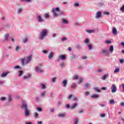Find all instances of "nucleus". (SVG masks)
<instances>
[{
  "label": "nucleus",
  "mask_w": 124,
  "mask_h": 124,
  "mask_svg": "<svg viewBox=\"0 0 124 124\" xmlns=\"http://www.w3.org/2000/svg\"><path fill=\"white\" fill-rule=\"evenodd\" d=\"M84 79L82 78H79V81L78 82V84H80V83H82L83 82Z\"/></svg>",
  "instance_id": "obj_48"
},
{
  "label": "nucleus",
  "mask_w": 124,
  "mask_h": 124,
  "mask_svg": "<svg viewBox=\"0 0 124 124\" xmlns=\"http://www.w3.org/2000/svg\"><path fill=\"white\" fill-rule=\"evenodd\" d=\"M120 10L122 11V12H124V5L120 8Z\"/></svg>",
  "instance_id": "obj_53"
},
{
  "label": "nucleus",
  "mask_w": 124,
  "mask_h": 124,
  "mask_svg": "<svg viewBox=\"0 0 124 124\" xmlns=\"http://www.w3.org/2000/svg\"><path fill=\"white\" fill-rule=\"evenodd\" d=\"M6 100V98H5V97H2L0 98V100H1L2 101H4Z\"/></svg>",
  "instance_id": "obj_54"
},
{
  "label": "nucleus",
  "mask_w": 124,
  "mask_h": 124,
  "mask_svg": "<svg viewBox=\"0 0 124 124\" xmlns=\"http://www.w3.org/2000/svg\"><path fill=\"white\" fill-rule=\"evenodd\" d=\"M119 62H121V63H124V59H120V60H119Z\"/></svg>",
  "instance_id": "obj_61"
},
{
  "label": "nucleus",
  "mask_w": 124,
  "mask_h": 124,
  "mask_svg": "<svg viewBox=\"0 0 124 124\" xmlns=\"http://www.w3.org/2000/svg\"><path fill=\"white\" fill-rule=\"evenodd\" d=\"M37 20L39 23H42V22H44L45 21L40 16H37Z\"/></svg>",
  "instance_id": "obj_7"
},
{
  "label": "nucleus",
  "mask_w": 124,
  "mask_h": 124,
  "mask_svg": "<svg viewBox=\"0 0 124 124\" xmlns=\"http://www.w3.org/2000/svg\"><path fill=\"white\" fill-rule=\"evenodd\" d=\"M53 57H54V53L51 52L48 55V60H52Z\"/></svg>",
  "instance_id": "obj_12"
},
{
  "label": "nucleus",
  "mask_w": 124,
  "mask_h": 124,
  "mask_svg": "<svg viewBox=\"0 0 124 124\" xmlns=\"http://www.w3.org/2000/svg\"><path fill=\"white\" fill-rule=\"evenodd\" d=\"M36 71L38 73H42L44 72V71H43V70L41 68H40V67H38V66L36 67Z\"/></svg>",
  "instance_id": "obj_6"
},
{
  "label": "nucleus",
  "mask_w": 124,
  "mask_h": 124,
  "mask_svg": "<svg viewBox=\"0 0 124 124\" xmlns=\"http://www.w3.org/2000/svg\"><path fill=\"white\" fill-rule=\"evenodd\" d=\"M22 12V8H19L17 10V14H20Z\"/></svg>",
  "instance_id": "obj_45"
},
{
  "label": "nucleus",
  "mask_w": 124,
  "mask_h": 124,
  "mask_svg": "<svg viewBox=\"0 0 124 124\" xmlns=\"http://www.w3.org/2000/svg\"><path fill=\"white\" fill-rule=\"evenodd\" d=\"M48 34V30L43 29L42 31L40 32L39 35V38L40 40H43L47 36Z\"/></svg>",
  "instance_id": "obj_1"
},
{
  "label": "nucleus",
  "mask_w": 124,
  "mask_h": 124,
  "mask_svg": "<svg viewBox=\"0 0 124 124\" xmlns=\"http://www.w3.org/2000/svg\"><path fill=\"white\" fill-rule=\"evenodd\" d=\"M65 108H66L67 109H69V108H70V105H69V104H67V105H66V106H65Z\"/></svg>",
  "instance_id": "obj_56"
},
{
  "label": "nucleus",
  "mask_w": 124,
  "mask_h": 124,
  "mask_svg": "<svg viewBox=\"0 0 124 124\" xmlns=\"http://www.w3.org/2000/svg\"><path fill=\"white\" fill-rule=\"evenodd\" d=\"M110 104H114L115 103V100L114 99H111L109 101Z\"/></svg>",
  "instance_id": "obj_40"
},
{
  "label": "nucleus",
  "mask_w": 124,
  "mask_h": 124,
  "mask_svg": "<svg viewBox=\"0 0 124 124\" xmlns=\"http://www.w3.org/2000/svg\"><path fill=\"white\" fill-rule=\"evenodd\" d=\"M110 89L111 90L112 93H114L117 92V87L116 86V85H115V84H112L111 85Z\"/></svg>",
  "instance_id": "obj_4"
},
{
  "label": "nucleus",
  "mask_w": 124,
  "mask_h": 124,
  "mask_svg": "<svg viewBox=\"0 0 124 124\" xmlns=\"http://www.w3.org/2000/svg\"><path fill=\"white\" fill-rule=\"evenodd\" d=\"M100 54L104 55L105 56H108L110 54V52H109L106 48H104L100 51Z\"/></svg>",
  "instance_id": "obj_3"
},
{
  "label": "nucleus",
  "mask_w": 124,
  "mask_h": 124,
  "mask_svg": "<svg viewBox=\"0 0 124 124\" xmlns=\"http://www.w3.org/2000/svg\"><path fill=\"white\" fill-rule=\"evenodd\" d=\"M107 77H108V74H105L104 76L102 77V79H103V81H104L106 79Z\"/></svg>",
  "instance_id": "obj_25"
},
{
  "label": "nucleus",
  "mask_w": 124,
  "mask_h": 124,
  "mask_svg": "<svg viewBox=\"0 0 124 124\" xmlns=\"http://www.w3.org/2000/svg\"><path fill=\"white\" fill-rule=\"evenodd\" d=\"M31 55H30L28 57H27V60L26 61L25 64H28L29 62H30L31 61Z\"/></svg>",
  "instance_id": "obj_9"
},
{
  "label": "nucleus",
  "mask_w": 124,
  "mask_h": 124,
  "mask_svg": "<svg viewBox=\"0 0 124 124\" xmlns=\"http://www.w3.org/2000/svg\"><path fill=\"white\" fill-rule=\"evenodd\" d=\"M120 72V68H117L114 71V73H119Z\"/></svg>",
  "instance_id": "obj_31"
},
{
  "label": "nucleus",
  "mask_w": 124,
  "mask_h": 124,
  "mask_svg": "<svg viewBox=\"0 0 124 124\" xmlns=\"http://www.w3.org/2000/svg\"><path fill=\"white\" fill-rule=\"evenodd\" d=\"M86 31H87V32H88V33H93V30H86Z\"/></svg>",
  "instance_id": "obj_26"
},
{
  "label": "nucleus",
  "mask_w": 124,
  "mask_h": 124,
  "mask_svg": "<svg viewBox=\"0 0 124 124\" xmlns=\"http://www.w3.org/2000/svg\"><path fill=\"white\" fill-rule=\"evenodd\" d=\"M58 16H61V15H63V12L62 11H60L59 13H58Z\"/></svg>",
  "instance_id": "obj_42"
},
{
  "label": "nucleus",
  "mask_w": 124,
  "mask_h": 124,
  "mask_svg": "<svg viewBox=\"0 0 124 124\" xmlns=\"http://www.w3.org/2000/svg\"><path fill=\"white\" fill-rule=\"evenodd\" d=\"M55 11L59 12L60 11V8L57 7L55 9H52L51 12H55Z\"/></svg>",
  "instance_id": "obj_19"
},
{
  "label": "nucleus",
  "mask_w": 124,
  "mask_h": 124,
  "mask_svg": "<svg viewBox=\"0 0 124 124\" xmlns=\"http://www.w3.org/2000/svg\"><path fill=\"white\" fill-rule=\"evenodd\" d=\"M23 42H24V43H27L28 42V38L27 37H25L24 38V40H23Z\"/></svg>",
  "instance_id": "obj_49"
},
{
  "label": "nucleus",
  "mask_w": 124,
  "mask_h": 124,
  "mask_svg": "<svg viewBox=\"0 0 124 124\" xmlns=\"http://www.w3.org/2000/svg\"><path fill=\"white\" fill-rule=\"evenodd\" d=\"M61 22L62 24H64L65 25H67V24L69 23V22L67 21V20L65 19H62Z\"/></svg>",
  "instance_id": "obj_11"
},
{
  "label": "nucleus",
  "mask_w": 124,
  "mask_h": 124,
  "mask_svg": "<svg viewBox=\"0 0 124 124\" xmlns=\"http://www.w3.org/2000/svg\"><path fill=\"white\" fill-rule=\"evenodd\" d=\"M37 111H38L39 112H42V108H41L38 107V108H37Z\"/></svg>",
  "instance_id": "obj_51"
},
{
  "label": "nucleus",
  "mask_w": 124,
  "mask_h": 124,
  "mask_svg": "<svg viewBox=\"0 0 124 124\" xmlns=\"http://www.w3.org/2000/svg\"><path fill=\"white\" fill-rule=\"evenodd\" d=\"M20 1H25V2H31V0H20Z\"/></svg>",
  "instance_id": "obj_43"
},
{
  "label": "nucleus",
  "mask_w": 124,
  "mask_h": 124,
  "mask_svg": "<svg viewBox=\"0 0 124 124\" xmlns=\"http://www.w3.org/2000/svg\"><path fill=\"white\" fill-rule=\"evenodd\" d=\"M87 46L88 47L89 50H93V46H92V45H91V44H89Z\"/></svg>",
  "instance_id": "obj_27"
},
{
  "label": "nucleus",
  "mask_w": 124,
  "mask_h": 124,
  "mask_svg": "<svg viewBox=\"0 0 124 124\" xmlns=\"http://www.w3.org/2000/svg\"><path fill=\"white\" fill-rule=\"evenodd\" d=\"M56 81H57V78L55 77V78H52V83H55V82H56Z\"/></svg>",
  "instance_id": "obj_41"
},
{
  "label": "nucleus",
  "mask_w": 124,
  "mask_h": 124,
  "mask_svg": "<svg viewBox=\"0 0 124 124\" xmlns=\"http://www.w3.org/2000/svg\"><path fill=\"white\" fill-rule=\"evenodd\" d=\"M77 87V85L75 84V83H72V85L71 86V88L72 89H75Z\"/></svg>",
  "instance_id": "obj_22"
},
{
  "label": "nucleus",
  "mask_w": 124,
  "mask_h": 124,
  "mask_svg": "<svg viewBox=\"0 0 124 124\" xmlns=\"http://www.w3.org/2000/svg\"><path fill=\"white\" fill-rule=\"evenodd\" d=\"M78 76L76 75L75 76L73 77V79L76 80V79H78Z\"/></svg>",
  "instance_id": "obj_46"
},
{
  "label": "nucleus",
  "mask_w": 124,
  "mask_h": 124,
  "mask_svg": "<svg viewBox=\"0 0 124 124\" xmlns=\"http://www.w3.org/2000/svg\"><path fill=\"white\" fill-rule=\"evenodd\" d=\"M8 100L9 102H11V101H12V97L11 96V95H9L8 96Z\"/></svg>",
  "instance_id": "obj_30"
},
{
  "label": "nucleus",
  "mask_w": 124,
  "mask_h": 124,
  "mask_svg": "<svg viewBox=\"0 0 124 124\" xmlns=\"http://www.w3.org/2000/svg\"><path fill=\"white\" fill-rule=\"evenodd\" d=\"M61 67H62V68H63V67H64L65 66V64L64 63H61L60 64Z\"/></svg>",
  "instance_id": "obj_36"
},
{
  "label": "nucleus",
  "mask_w": 124,
  "mask_h": 124,
  "mask_svg": "<svg viewBox=\"0 0 124 124\" xmlns=\"http://www.w3.org/2000/svg\"><path fill=\"white\" fill-rule=\"evenodd\" d=\"M99 106L101 107H106V106L103 104H100Z\"/></svg>",
  "instance_id": "obj_58"
},
{
  "label": "nucleus",
  "mask_w": 124,
  "mask_h": 124,
  "mask_svg": "<svg viewBox=\"0 0 124 124\" xmlns=\"http://www.w3.org/2000/svg\"><path fill=\"white\" fill-rule=\"evenodd\" d=\"M35 100L36 101H37V102H38V101H39V97H37V96H36L35 97Z\"/></svg>",
  "instance_id": "obj_52"
},
{
  "label": "nucleus",
  "mask_w": 124,
  "mask_h": 124,
  "mask_svg": "<svg viewBox=\"0 0 124 124\" xmlns=\"http://www.w3.org/2000/svg\"><path fill=\"white\" fill-rule=\"evenodd\" d=\"M77 106V103H74L73 105L70 107L71 109H74Z\"/></svg>",
  "instance_id": "obj_21"
},
{
  "label": "nucleus",
  "mask_w": 124,
  "mask_h": 124,
  "mask_svg": "<svg viewBox=\"0 0 124 124\" xmlns=\"http://www.w3.org/2000/svg\"><path fill=\"white\" fill-rule=\"evenodd\" d=\"M19 73V75H18V77H20V76H22V75H23V74H24V72L22 70H19L18 71Z\"/></svg>",
  "instance_id": "obj_23"
},
{
  "label": "nucleus",
  "mask_w": 124,
  "mask_h": 124,
  "mask_svg": "<svg viewBox=\"0 0 124 124\" xmlns=\"http://www.w3.org/2000/svg\"><path fill=\"white\" fill-rule=\"evenodd\" d=\"M84 43H85V44L86 45H89V44H90V40H89V39H88V38H86V39H85V40H84Z\"/></svg>",
  "instance_id": "obj_15"
},
{
  "label": "nucleus",
  "mask_w": 124,
  "mask_h": 124,
  "mask_svg": "<svg viewBox=\"0 0 124 124\" xmlns=\"http://www.w3.org/2000/svg\"><path fill=\"white\" fill-rule=\"evenodd\" d=\"M58 117L59 118H64L65 117V114L64 113H59Z\"/></svg>",
  "instance_id": "obj_13"
},
{
  "label": "nucleus",
  "mask_w": 124,
  "mask_h": 124,
  "mask_svg": "<svg viewBox=\"0 0 124 124\" xmlns=\"http://www.w3.org/2000/svg\"><path fill=\"white\" fill-rule=\"evenodd\" d=\"M79 120L78 118H74V124H78Z\"/></svg>",
  "instance_id": "obj_14"
},
{
  "label": "nucleus",
  "mask_w": 124,
  "mask_h": 124,
  "mask_svg": "<svg viewBox=\"0 0 124 124\" xmlns=\"http://www.w3.org/2000/svg\"><path fill=\"white\" fill-rule=\"evenodd\" d=\"M59 58L60 60H62V61H63L66 59V56L64 55H60L59 56Z\"/></svg>",
  "instance_id": "obj_8"
},
{
  "label": "nucleus",
  "mask_w": 124,
  "mask_h": 124,
  "mask_svg": "<svg viewBox=\"0 0 124 124\" xmlns=\"http://www.w3.org/2000/svg\"><path fill=\"white\" fill-rule=\"evenodd\" d=\"M9 72H6V73H3L2 74L0 75L1 77L3 78L7 76Z\"/></svg>",
  "instance_id": "obj_17"
},
{
  "label": "nucleus",
  "mask_w": 124,
  "mask_h": 124,
  "mask_svg": "<svg viewBox=\"0 0 124 124\" xmlns=\"http://www.w3.org/2000/svg\"><path fill=\"white\" fill-rule=\"evenodd\" d=\"M66 40H67V38H66V37H63L62 38V42L66 41Z\"/></svg>",
  "instance_id": "obj_50"
},
{
  "label": "nucleus",
  "mask_w": 124,
  "mask_h": 124,
  "mask_svg": "<svg viewBox=\"0 0 124 124\" xmlns=\"http://www.w3.org/2000/svg\"><path fill=\"white\" fill-rule=\"evenodd\" d=\"M80 4H79L78 3L76 2L75 3H74V6H75V7H78V6H79Z\"/></svg>",
  "instance_id": "obj_34"
},
{
  "label": "nucleus",
  "mask_w": 124,
  "mask_h": 124,
  "mask_svg": "<svg viewBox=\"0 0 124 124\" xmlns=\"http://www.w3.org/2000/svg\"><path fill=\"white\" fill-rule=\"evenodd\" d=\"M34 117L35 118V119H37L38 118V113H37V112H34Z\"/></svg>",
  "instance_id": "obj_32"
},
{
  "label": "nucleus",
  "mask_w": 124,
  "mask_h": 124,
  "mask_svg": "<svg viewBox=\"0 0 124 124\" xmlns=\"http://www.w3.org/2000/svg\"><path fill=\"white\" fill-rule=\"evenodd\" d=\"M45 92L42 93L41 96L42 97L43 96H45Z\"/></svg>",
  "instance_id": "obj_63"
},
{
  "label": "nucleus",
  "mask_w": 124,
  "mask_h": 124,
  "mask_svg": "<svg viewBox=\"0 0 124 124\" xmlns=\"http://www.w3.org/2000/svg\"><path fill=\"white\" fill-rule=\"evenodd\" d=\"M21 64H22V66H24V65H25V64H26V62L25 63V58H23L21 59Z\"/></svg>",
  "instance_id": "obj_24"
},
{
  "label": "nucleus",
  "mask_w": 124,
  "mask_h": 124,
  "mask_svg": "<svg viewBox=\"0 0 124 124\" xmlns=\"http://www.w3.org/2000/svg\"><path fill=\"white\" fill-rule=\"evenodd\" d=\"M31 75H28L27 76H24L23 77V79H24L25 80H27V79H30V78H31Z\"/></svg>",
  "instance_id": "obj_16"
},
{
  "label": "nucleus",
  "mask_w": 124,
  "mask_h": 124,
  "mask_svg": "<svg viewBox=\"0 0 124 124\" xmlns=\"http://www.w3.org/2000/svg\"><path fill=\"white\" fill-rule=\"evenodd\" d=\"M95 17L96 19H99L101 17V11H97Z\"/></svg>",
  "instance_id": "obj_5"
},
{
  "label": "nucleus",
  "mask_w": 124,
  "mask_h": 124,
  "mask_svg": "<svg viewBox=\"0 0 124 124\" xmlns=\"http://www.w3.org/2000/svg\"><path fill=\"white\" fill-rule=\"evenodd\" d=\"M14 69H20V67L19 66H14Z\"/></svg>",
  "instance_id": "obj_44"
},
{
  "label": "nucleus",
  "mask_w": 124,
  "mask_h": 124,
  "mask_svg": "<svg viewBox=\"0 0 124 124\" xmlns=\"http://www.w3.org/2000/svg\"><path fill=\"white\" fill-rule=\"evenodd\" d=\"M112 33H113V34H114V35H116V34H117L118 33V32L117 31V29L116 28H114L113 29Z\"/></svg>",
  "instance_id": "obj_20"
},
{
  "label": "nucleus",
  "mask_w": 124,
  "mask_h": 124,
  "mask_svg": "<svg viewBox=\"0 0 124 124\" xmlns=\"http://www.w3.org/2000/svg\"><path fill=\"white\" fill-rule=\"evenodd\" d=\"M45 17L46 18H49V14H45Z\"/></svg>",
  "instance_id": "obj_59"
},
{
  "label": "nucleus",
  "mask_w": 124,
  "mask_h": 124,
  "mask_svg": "<svg viewBox=\"0 0 124 124\" xmlns=\"http://www.w3.org/2000/svg\"><path fill=\"white\" fill-rule=\"evenodd\" d=\"M52 13H53L54 17H57L59 16V15L58 14L56 13L55 12H52Z\"/></svg>",
  "instance_id": "obj_38"
},
{
  "label": "nucleus",
  "mask_w": 124,
  "mask_h": 124,
  "mask_svg": "<svg viewBox=\"0 0 124 124\" xmlns=\"http://www.w3.org/2000/svg\"><path fill=\"white\" fill-rule=\"evenodd\" d=\"M43 124V122L42 121H38L37 122V124Z\"/></svg>",
  "instance_id": "obj_64"
},
{
  "label": "nucleus",
  "mask_w": 124,
  "mask_h": 124,
  "mask_svg": "<svg viewBox=\"0 0 124 124\" xmlns=\"http://www.w3.org/2000/svg\"><path fill=\"white\" fill-rule=\"evenodd\" d=\"M8 37H9V34L6 33L4 35V38H5V40H6V41H7L8 40Z\"/></svg>",
  "instance_id": "obj_18"
},
{
  "label": "nucleus",
  "mask_w": 124,
  "mask_h": 124,
  "mask_svg": "<svg viewBox=\"0 0 124 124\" xmlns=\"http://www.w3.org/2000/svg\"><path fill=\"white\" fill-rule=\"evenodd\" d=\"M94 90L96 93H100V90L98 89V87L94 88Z\"/></svg>",
  "instance_id": "obj_28"
},
{
  "label": "nucleus",
  "mask_w": 124,
  "mask_h": 124,
  "mask_svg": "<svg viewBox=\"0 0 124 124\" xmlns=\"http://www.w3.org/2000/svg\"><path fill=\"white\" fill-rule=\"evenodd\" d=\"M43 53L44 54H48V51L46 50H44L43 51Z\"/></svg>",
  "instance_id": "obj_62"
},
{
  "label": "nucleus",
  "mask_w": 124,
  "mask_h": 124,
  "mask_svg": "<svg viewBox=\"0 0 124 124\" xmlns=\"http://www.w3.org/2000/svg\"><path fill=\"white\" fill-rule=\"evenodd\" d=\"M98 97H99V95L98 94H93V98H97Z\"/></svg>",
  "instance_id": "obj_47"
},
{
  "label": "nucleus",
  "mask_w": 124,
  "mask_h": 124,
  "mask_svg": "<svg viewBox=\"0 0 124 124\" xmlns=\"http://www.w3.org/2000/svg\"><path fill=\"white\" fill-rule=\"evenodd\" d=\"M71 59L72 60H76V55H73L71 57Z\"/></svg>",
  "instance_id": "obj_37"
},
{
  "label": "nucleus",
  "mask_w": 124,
  "mask_h": 124,
  "mask_svg": "<svg viewBox=\"0 0 124 124\" xmlns=\"http://www.w3.org/2000/svg\"><path fill=\"white\" fill-rule=\"evenodd\" d=\"M85 88H89L90 87V84L88 83H86L85 84Z\"/></svg>",
  "instance_id": "obj_60"
},
{
  "label": "nucleus",
  "mask_w": 124,
  "mask_h": 124,
  "mask_svg": "<svg viewBox=\"0 0 124 124\" xmlns=\"http://www.w3.org/2000/svg\"><path fill=\"white\" fill-rule=\"evenodd\" d=\"M41 88L42 89V90H45V89H46V85H45V84H42L41 85Z\"/></svg>",
  "instance_id": "obj_33"
},
{
  "label": "nucleus",
  "mask_w": 124,
  "mask_h": 124,
  "mask_svg": "<svg viewBox=\"0 0 124 124\" xmlns=\"http://www.w3.org/2000/svg\"><path fill=\"white\" fill-rule=\"evenodd\" d=\"M62 84H63V87L64 88H65V87H66V85H67V80L66 79H64L62 81Z\"/></svg>",
  "instance_id": "obj_10"
},
{
  "label": "nucleus",
  "mask_w": 124,
  "mask_h": 124,
  "mask_svg": "<svg viewBox=\"0 0 124 124\" xmlns=\"http://www.w3.org/2000/svg\"><path fill=\"white\" fill-rule=\"evenodd\" d=\"M109 51L111 53H113V51H114V46H111L109 47Z\"/></svg>",
  "instance_id": "obj_29"
},
{
  "label": "nucleus",
  "mask_w": 124,
  "mask_h": 124,
  "mask_svg": "<svg viewBox=\"0 0 124 124\" xmlns=\"http://www.w3.org/2000/svg\"><path fill=\"white\" fill-rule=\"evenodd\" d=\"M105 42L106 44H111V43H112V42L110 40H106Z\"/></svg>",
  "instance_id": "obj_35"
},
{
  "label": "nucleus",
  "mask_w": 124,
  "mask_h": 124,
  "mask_svg": "<svg viewBox=\"0 0 124 124\" xmlns=\"http://www.w3.org/2000/svg\"><path fill=\"white\" fill-rule=\"evenodd\" d=\"M20 49H21V47H20V46H16V47L15 50H16V51H18V50H20Z\"/></svg>",
  "instance_id": "obj_39"
},
{
  "label": "nucleus",
  "mask_w": 124,
  "mask_h": 124,
  "mask_svg": "<svg viewBox=\"0 0 124 124\" xmlns=\"http://www.w3.org/2000/svg\"><path fill=\"white\" fill-rule=\"evenodd\" d=\"M76 48L77 49H80V48H81V46H80V45L78 44L76 46Z\"/></svg>",
  "instance_id": "obj_55"
},
{
  "label": "nucleus",
  "mask_w": 124,
  "mask_h": 124,
  "mask_svg": "<svg viewBox=\"0 0 124 124\" xmlns=\"http://www.w3.org/2000/svg\"><path fill=\"white\" fill-rule=\"evenodd\" d=\"M21 108L24 109L25 117H29L30 116V110L28 108V105L25 103L22 104Z\"/></svg>",
  "instance_id": "obj_2"
},
{
  "label": "nucleus",
  "mask_w": 124,
  "mask_h": 124,
  "mask_svg": "<svg viewBox=\"0 0 124 124\" xmlns=\"http://www.w3.org/2000/svg\"><path fill=\"white\" fill-rule=\"evenodd\" d=\"M100 115L101 116V117H102V118H104V117H105V113H101L100 114Z\"/></svg>",
  "instance_id": "obj_57"
}]
</instances>
